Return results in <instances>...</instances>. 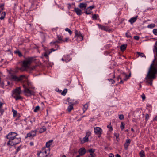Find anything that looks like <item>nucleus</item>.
Instances as JSON below:
<instances>
[{
	"instance_id": "obj_1",
	"label": "nucleus",
	"mask_w": 157,
	"mask_h": 157,
	"mask_svg": "<svg viewBox=\"0 0 157 157\" xmlns=\"http://www.w3.org/2000/svg\"><path fill=\"white\" fill-rule=\"evenodd\" d=\"M156 44V42L154 46V48L156 52L157 61L155 62V59L153 61L145 78L146 82L151 85H152L153 80L156 78V75L157 74V46Z\"/></svg>"
},
{
	"instance_id": "obj_2",
	"label": "nucleus",
	"mask_w": 157,
	"mask_h": 157,
	"mask_svg": "<svg viewBox=\"0 0 157 157\" xmlns=\"http://www.w3.org/2000/svg\"><path fill=\"white\" fill-rule=\"evenodd\" d=\"M33 60V57H29L26 59L25 60L23 61L22 67L20 68L21 71H23L29 68V65L32 63Z\"/></svg>"
},
{
	"instance_id": "obj_3",
	"label": "nucleus",
	"mask_w": 157,
	"mask_h": 157,
	"mask_svg": "<svg viewBox=\"0 0 157 157\" xmlns=\"http://www.w3.org/2000/svg\"><path fill=\"white\" fill-rule=\"evenodd\" d=\"M58 42V41H56L55 42H52L50 43V44L52 46L53 45H55V49L52 48L49 50L48 51H46L44 54V56L45 57L46 59H48L49 57L48 55L50 54L52 51H54L57 50L58 49V48L59 46L56 44V43Z\"/></svg>"
},
{
	"instance_id": "obj_4",
	"label": "nucleus",
	"mask_w": 157,
	"mask_h": 157,
	"mask_svg": "<svg viewBox=\"0 0 157 157\" xmlns=\"http://www.w3.org/2000/svg\"><path fill=\"white\" fill-rule=\"evenodd\" d=\"M11 140H8L7 143L8 146H13L19 144L21 141L20 138H17L16 137L13 139L10 138Z\"/></svg>"
},
{
	"instance_id": "obj_5",
	"label": "nucleus",
	"mask_w": 157,
	"mask_h": 157,
	"mask_svg": "<svg viewBox=\"0 0 157 157\" xmlns=\"http://www.w3.org/2000/svg\"><path fill=\"white\" fill-rule=\"evenodd\" d=\"M23 92L27 96H30L32 95H35V92L27 88H25L24 89Z\"/></svg>"
},
{
	"instance_id": "obj_6",
	"label": "nucleus",
	"mask_w": 157,
	"mask_h": 157,
	"mask_svg": "<svg viewBox=\"0 0 157 157\" xmlns=\"http://www.w3.org/2000/svg\"><path fill=\"white\" fill-rule=\"evenodd\" d=\"M122 75L123 76L125 77V78L124 79H122V77H121L120 75L118 76L117 78L118 81H119V79H121V80L119 82V84H120L123 83L124 82L126 81L128 78L127 77V75L124 72L123 73Z\"/></svg>"
},
{
	"instance_id": "obj_7",
	"label": "nucleus",
	"mask_w": 157,
	"mask_h": 157,
	"mask_svg": "<svg viewBox=\"0 0 157 157\" xmlns=\"http://www.w3.org/2000/svg\"><path fill=\"white\" fill-rule=\"evenodd\" d=\"M17 135L16 133L13 132H10L6 136V138L9 139V140H11V139H13L15 138Z\"/></svg>"
},
{
	"instance_id": "obj_8",
	"label": "nucleus",
	"mask_w": 157,
	"mask_h": 157,
	"mask_svg": "<svg viewBox=\"0 0 157 157\" xmlns=\"http://www.w3.org/2000/svg\"><path fill=\"white\" fill-rule=\"evenodd\" d=\"M49 151H43L40 152L37 154L38 157H46L49 153Z\"/></svg>"
},
{
	"instance_id": "obj_9",
	"label": "nucleus",
	"mask_w": 157,
	"mask_h": 157,
	"mask_svg": "<svg viewBox=\"0 0 157 157\" xmlns=\"http://www.w3.org/2000/svg\"><path fill=\"white\" fill-rule=\"evenodd\" d=\"M21 93V87H18L16 88L13 91L12 96H13V95H20Z\"/></svg>"
},
{
	"instance_id": "obj_10",
	"label": "nucleus",
	"mask_w": 157,
	"mask_h": 157,
	"mask_svg": "<svg viewBox=\"0 0 157 157\" xmlns=\"http://www.w3.org/2000/svg\"><path fill=\"white\" fill-rule=\"evenodd\" d=\"M91 135V132H87L85 136L83 138L82 140L81 141L82 143H84L86 142H87L88 141V137Z\"/></svg>"
},
{
	"instance_id": "obj_11",
	"label": "nucleus",
	"mask_w": 157,
	"mask_h": 157,
	"mask_svg": "<svg viewBox=\"0 0 157 157\" xmlns=\"http://www.w3.org/2000/svg\"><path fill=\"white\" fill-rule=\"evenodd\" d=\"M37 131L36 130L32 131L27 134V137H33L36 135Z\"/></svg>"
},
{
	"instance_id": "obj_12",
	"label": "nucleus",
	"mask_w": 157,
	"mask_h": 157,
	"mask_svg": "<svg viewBox=\"0 0 157 157\" xmlns=\"http://www.w3.org/2000/svg\"><path fill=\"white\" fill-rule=\"evenodd\" d=\"M94 131L95 134L96 135H101L102 132V130L99 127H96L94 128Z\"/></svg>"
},
{
	"instance_id": "obj_13",
	"label": "nucleus",
	"mask_w": 157,
	"mask_h": 157,
	"mask_svg": "<svg viewBox=\"0 0 157 157\" xmlns=\"http://www.w3.org/2000/svg\"><path fill=\"white\" fill-rule=\"evenodd\" d=\"M78 152L79 153L78 155L82 156L86 153V150L84 148H82L79 150Z\"/></svg>"
},
{
	"instance_id": "obj_14",
	"label": "nucleus",
	"mask_w": 157,
	"mask_h": 157,
	"mask_svg": "<svg viewBox=\"0 0 157 157\" xmlns=\"http://www.w3.org/2000/svg\"><path fill=\"white\" fill-rule=\"evenodd\" d=\"M74 11L78 15H80L82 14L81 10L78 8H75Z\"/></svg>"
},
{
	"instance_id": "obj_15",
	"label": "nucleus",
	"mask_w": 157,
	"mask_h": 157,
	"mask_svg": "<svg viewBox=\"0 0 157 157\" xmlns=\"http://www.w3.org/2000/svg\"><path fill=\"white\" fill-rule=\"evenodd\" d=\"M95 151V149H91L88 150L87 151L90 153V155L91 157H94L95 156V154L94 152Z\"/></svg>"
},
{
	"instance_id": "obj_16",
	"label": "nucleus",
	"mask_w": 157,
	"mask_h": 157,
	"mask_svg": "<svg viewBox=\"0 0 157 157\" xmlns=\"http://www.w3.org/2000/svg\"><path fill=\"white\" fill-rule=\"evenodd\" d=\"M75 36L77 37H81V41H82L83 39V37L82 35L77 30H75Z\"/></svg>"
},
{
	"instance_id": "obj_17",
	"label": "nucleus",
	"mask_w": 157,
	"mask_h": 157,
	"mask_svg": "<svg viewBox=\"0 0 157 157\" xmlns=\"http://www.w3.org/2000/svg\"><path fill=\"white\" fill-rule=\"evenodd\" d=\"M78 6L81 9H85L87 6V4L83 3H80Z\"/></svg>"
},
{
	"instance_id": "obj_18",
	"label": "nucleus",
	"mask_w": 157,
	"mask_h": 157,
	"mask_svg": "<svg viewBox=\"0 0 157 157\" xmlns=\"http://www.w3.org/2000/svg\"><path fill=\"white\" fill-rule=\"evenodd\" d=\"M130 139H127L126 140V142L124 145V147L126 150L127 149L128 147L130 144Z\"/></svg>"
},
{
	"instance_id": "obj_19",
	"label": "nucleus",
	"mask_w": 157,
	"mask_h": 157,
	"mask_svg": "<svg viewBox=\"0 0 157 157\" xmlns=\"http://www.w3.org/2000/svg\"><path fill=\"white\" fill-rule=\"evenodd\" d=\"M138 17V16H136L135 17L130 18L129 20V22L131 24H132L136 21Z\"/></svg>"
},
{
	"instance_id": "obj_20",
	"label": "nucleus",
	"mask_w": 157,
	"mask_h": 157,
	"mask_svg": "<svg viewBox=\"0 0 157 157\" xmlns=\"http://www.w3.org/2000/svg\"><path fill=\"white\" fill-rule=\"evenodd\" d=\"M11 78L12 80L16 81H18V77L14 75H12L11 76Z\"/></svg>"
},
{
	"instance_id": "obj_21",
	"label": "nucleus",
	"mask_w": 157,
	"mask_h": 157,
	"mask_svg": "<svg viewBox=\"0 0 157 157\" xmlns=\"http://www.w3.org/2000/svg\"><path fill=\"white\" fill-rule=\"evenodd\" d=\"M53 141V140H50L46 143V146L47 148H48L52 144Z\"/></svg>"
},
{
	"instance_id": "obj_22",
	"label": "nucleus",
	"mask_w": 157,
	"mask_h": 157,
	"mask_svg": "<svg viewBox=\"0 0 157 157\" xmlns=\"http://www.w3.org/2000/svg\"><path fill=\"white\" fill-rule=\"evenodd\" d=\"M6 14V13L5 12H3L2 13L1 12V16L0 17V19L1 20H3L5 17Z\"/></svg>"
},
{
	"instance_id": "obj_23",
	"label": "nucleus",
	"mask_w": 157,
	"mask_h": 157,
	"mask_svg": "<svg viewBox=\"0 0 157 157\" xmlns=\"http://www.w3.org/2000/svg\"><path fill=\"white\" fill-rule=\"evenodd\" d=\"M127 46V44H123L120 46V49L122 51H124L125 50Z\"/></svg>"
},
{
	"instance_id": "obj_24",
	"label": "nucleus",
	"mask_w": 157,
	"mask_h": 157,
	"mask_svg": "<svg viewBox=\"0 0 157 157\" xmlns=\"http://www.w3.org/2000/svg\"><path fill=\"white\" fill-rule=\"evenodd\" d=\"M46 130V128L44 126H43L39 130V132L40 133H43Z\"/></svg>"
},
{
	"instance_id": "obj_25",
	"label": "nucleus",
	"mask_w": 157,
	"mask_h": 157,
	"mask_svg": "<svg viewBox=\"0 0 157 157\" xmlns=\"http://www.w3.org/2000/svg\"><path fill=\"white\" fill-rule=\"evenodd\" d=\"M13 97L16 100L21 99L22 98L20 96V95H13Z\"/></svg>"
},
{
	"instance_id": "obj_26",
	"label": "nucleus",
	"mask_w": 157,
	"mask_h": 157,
	"mask_svg": "<svg viewBox=\"0 0 157 157\" xmlns=\"http://www.w3.org/2000/svg\"><path fill=\"white\" fill-rule=\"evenodd\" d=\"M91 10H90V9L87 8L86 10L85 13L87 14H91L92 13V12H91Z\"/></svg>"
},
{
	"instance_id": "obj_27",
	"label": "nucleus",
	"mask_w": 157,
	"mask_h": 157,
	"mask_svg": "<svg viewBox=\"0 0 157 157\" xmlns=\"http://www.w3.org/2000/svg\"><path fill=\"white\" fill-rule=\"evenodd\" d=\"M73 105H71L69 106L67 108V111L68 112H71L72 110L73 109Z\"/></svg>"
},
{
	"instance_id": "obj_28",
	"label": "nucleus",
	"mask_w": 157,
	"mask_h": 157,
	"mask_svg": "<svg viewBox=\"0 0 157 157\" xmlns=\"http://www.w3.org/2000/svg\"><path fill=\"white\" fill-rule=\"evenodd\" d=\"M139 155L140 157H144L145 156L144 151L142 150L139 153Z\"/></svg>"
},
{
	"instance_id": "obj_29",
	"label": "nucleus",
	"mask_w": 157,
	"mask_h": 157,
	"mask_svg": "<svg viewBox=\"0 0 157 157\" xmlns=\"http://www.w3.org/2000/svg\"><path fill=\"white\" fill-rule=\"evenodd\" d=\"M88 105L87 103L86 104L83 106V110L84 112L86 111L88 108Z\"/></svg>"
},
{
	"instance_id": "obj_30",
	"label": "nucleus",
	"mask_w": 157,
	"mask_h": 157,
	"mask_svg": "<svg viewBox=\"0 0 157 157\" xmlns=\"http://www.w3.org/2000/svg\"><path fill=\"white\" fill-rule=\"evenodd\" d=\"M137 53L139 56H140L141 57L146 58V56L143 53H141L140 52H137Z\"/></svg>"
},
{
	"instance_id": "obj_31",
	"label": "nucleus",
	"mask_w": 157,
	"mask_h": 157,
	"mask_svg": "<svg viewBox=\"0 0 157 157\" xmlns=\"http://www.w3.org/2000/svg\"><path fill=\"white\" fill-rule=\"evenodd\" d=\"M99 17L98 14H94L93 15L92 18L93 20H96Z\"/></svg>"
},
{
	"instance_id": "obj_32",
	"label": "nucleus",
	"mask_w": 157,
	"mask_h": 157,
	"mask_svg": "<svg viewBox=\"0 0 157 157\" xmlns=\"http://www.w3.org/2000/svg\"><path fill=\"white\" fill-rule=\"evenodd\" d=\"M99 27L101 29L104 30H106L107 28L104 26H101L100 25L98 24Z\"/></svg>"
},
{
	"instance_id": "obj_33",
	"label": "nucleus",
	"mask_w": 157,
	"mask_h": 157,
	"mask_svg": "<svg viewBox=\"0 0 157 157\" xmlns=\"http://www.w3.org/2000/svg\"><path fill=\"white\" fill-rule=\"evenodd\" d=\"M67 101L71 105H73L74 104L73 101L71 99H70V98L67 99Z\"/></svg>"
},
{
	"instance_id": "obj_34",
	"label": "nucleus",
	"mask_w": 157,
	"mask_h": 157,
	"mask_svg": "<svg viewBox=\"0 0 157 157\" xmlns=\"http://www.w3.org/2000/svg\"><path fill=\"white\" fill-rule=\"evenodd\" d=\"M19 79L18 81H21L24 78H26L25 76L24 75H21L19 77H18Z\"/></svg>"
},
{
	"instance_id": "obj_35",
	"label": "nucleus",
	"mask_w": 157,
	"mask_h": 157,
	"mask_svg": "<svg viewBox=\"0 0 157 157\" xmlns=\"http://www.w3.org/2000/svg\"><path fill=\"white\" fill-rule=\"evenodd\" d=\"M12 111L13 113V117H16L17 116V111L14 110L13 109H12Z\"/></svg>"
},
{
	"instance_id": "obj_36",
	"label": "nucleus",
	"mask_w": 157,
	"mask_h": 157,
	"mask_svg": "<svg viewBox=\"0 0 157 157\" xmlns=\"http://www.w3.org/2000/svg\"><path fill=\"white\" fill-rule=\"evenodd\" d=\"M67 89H65L63 90L61 94L63 95H65L67 93Z\"/></svg>"
},
{
	"instance_id": "obj_37",
	"label": "nucleus",
	"mask_w": 157,
	"mask_h": 157,
	"mask_svg": "<svg viewBox=\"0 0 157 157\" xmlns=\"http://www.w3.org/2000/svg\"><path fill=\"white\" fill-rule=\"evenodd\" d=\"M155 26V25L154 24H151L147 26V27L149 28H153Z\"/></svg>"
},
{
	"instance_id": "obj_38",
	"label": "nucleus",
	"mask_w": 157,
	"mask_h": 157,
	"mask_svg": "<svg viewBox=\"0 0 157 157\" xmlns=\"http://www.w3.org/2000/svg\"><path fill=\"white\" fill-rule=\"evenodd\" d=\"M65 30L66 31H68L70 35H71V34L72 33V31H71L70 29H69L68 28H66L65 29Z\"/></svg>"
},
{
	"instance_id": "obj_39",
	"label": "nucleus",
	"mask_w": 157,
	"mask_h": 157,
	"mask_svg": "<svg viewBox=\"0 0 157 157\" xmlns=\"http://www.w3.org/2000/svg\"><path fill=\"white\" fill-rule=\"evenodd\" d=\"M40 109V107L39 106H36L34 109V112H36L38 111L39 109Z\"/></svg>"
},
{
	"instance_id": "obj_40",
	"label": "nucleus",
	"mask_w": 157,
	"mask_h": 157,
	"mask_svg": "<svg viewBox=\"0 0 157 157\" xmlns=\"http://www.w3.org/2000/svg\"><path fill=\"white\" fill-rule=\"evenodd\" d=\"M120 128L121 130H123L124 128V125L122 122H121V123Z\"/></svg>"
},
{
	"instance_id": "obj_41",
	"label": "nucleus",
	"mask_w": 157,
	"mask_h": 157,
	"mask_svg": "<svg viewBox=\"0 0 157 157\" xmlns=\"http://www.w3.org/2000/svg\"><path fill=\"white\" fill-rule=\"evenodd\" d=\"M153 33L155 35H157V29H154L153 30Z\"/></svg>"
},
{
	"instance_id": "obj_42",
	"label": "nucleus",
	"mask_w": 157,
	"mask_h": 157,
	"mask_svg": "<svg viewBox=\"0 0 157 157\" xmlns=\"http://www.w3.org/2000/svg\"><path fill=\"white\" fill-rule=\"evenodd\" d=\"M124 118V115L122 114L119 115V118L120 120H122Z\"/></svg>"
},
{
	"instance_id": "obj_43",
	"label": "nucleus",
	"mask_w": 157,
	"mask_h": 157,
	"mask_svg": "<svg viewBox=\"0 0 157 157\" xmlns=\"http://www.w3.org/2000/svg\"><path fill=\"white\" fill-rule=\"evenodd\" d=\"M128 33H129V32H127L126 33L125 35L126 37H127V38H131V36L129 34H128Z\"/></svg>"
},
{
	"instance_id": "obj_44",
	"label": "nucleus",
	"mask_w": 157,
	"mask_h": 157,
	"mask_svg": "<svg viewBox=\"0 0 157 157\" xmlns=\"http://www.w3.org/2000/svg\"><path fill=\"white\" fill-rule=\"evenodd\" d=\"M15 53H17L20 57H21L22 56V54L19 51H16L15 52Z\"/></svg>"
},
{
	"instance_id": "obj_45",
	"label": "nucleus",
	"mask_w": 157,
	"mask_h": 157,
	"mask_svg": "<svg viewBox=\"0 0 157 157\" xmlns=\"http://www.w3.org/2000/svg\"><path fill=\"white\" fill-rule=\"evenodd\" d=\"M107 127L110 129V131H112L113 130V128L111 125V124H109V125L107 126Z\"/></svg>"
},
{
	"instance_id": "obj_46",
	"label": "nucleus",
	"mask_w": 157,
	"mask_h": 157,
	"mask_svg": "<svg viewBox=\"0 0 157 157\" xmlns=\"http://www.w3.org/2000/svg\"><path fill=\"white\" fill-rule=\"evenodd\" d=\"M108 80L112 84L114 83L115 82V81L112 78H109L108 79Z\"/></svg>"
},
{
	"instance_id": "obj_47",
	"label": "nucleus",
	"mask_w": 157,
	"mask_h": 157,
	"mask_svg": "<svg viewBox=\"0 0 157 157\" xmlns=\"http://www.w3.org/2000/svg\"><path fill=\"white\" fill-rule=\"evenodd\" d=\"M57 37L58 38V39L59 40H62V37L60 35H57Z\"/></svg>"
},
{
	"instance_id": "obj_48",
	"label": "nucleus",
	"mask_w": 157,
	"mask_h": 157,
	"mask_svg": "<svg viewBox=\"0 0 157 157\" xmlns=\"http://www.w3.org/2000/svg\"><path fill=\"white\" fill-rule=\"evenodd\" d=\"M21 147V145H20L17 147V148L16 150V153H17L20 150Z\"/></svg>"
},
{
	"instance_id": "obj_49",
	"label": "nucleus",
	"mask_w": 157,
	"mask_h": 157,
	"mask_svg": "<svg viewBox=\"0 0 157 157\" xmlns=\"http://www.w3.org/2000/svg\"><path fill=\"white\" fill-rule=\"evenodd\" d=\"M95 7V6H94V5H92L91 6L88 7L87 8L90 9V10H92V9L94 8Z\"/></svg>"
},
{
	"instance_id": "obj_50",
	"label": "nucleus",
	"mask_w": 157,
	"mask_h": 157,
	"mask_svg": "<svg viewBox=\"0 0 157 157\" xmlns=\"http://www.w3.org/2000/svg\"><path fill=\"white\" fill-rule=\"evenodd\" d=\"M0 7L1 8V9L0 10V12L1 13V12L3 10L4 7L2 5H1L0 6Z\"/></svg>"
},
{
	"instance_id": "obj_51",
	"label": "nucleus",
	"mask_w": 157,
	"mask_h": 157,
	"mask_svg": "<svg viewBox=\"0 0 157 157\" xmlns=\"http://www.w3.org/2000/svg\"><path fill=\"white\" fill-rule=\"evenodd\" d=\"M134 38L136 40H138L139 39V37L138 36H135L134 37Z\"/></svg>"
},
{
	"instance_id": "obj_52",
	"label": "nucleus",
	"mask_w": 157,
	"mask_h": 157,
	"mask_svg": "<svg viewBox=\"0 0 157 157\" xmlns=\"http://www.w3.org/2000/svg\"><path fill=\"white\" fill-rule=\"evenodd\" d=\"M149 117V116L148 114H146V116H145V119L147 120L148 119Z\"/></svg>"
},
{
	"instance_id": "obj_53",
	"label": "nucleus",
	"mask_w": 157,
	"mask_h": 157,
	"mask_svg": "<svg viewBox=\"0 0 157 157\" xmlns=\"http://www.w3.org/2000/svg\"><path fill=\"white\" fill-rule=\"evenodd\" d=\"M142 98L143 100H144L145 99V96L144 94H143L142 95H141Z\"/></svg>"
},
{
	"instance_id": "obj_54",
	"label": "nucleus",
	"mask_w": 157,
	"mask_h": 157,
	"mask_svg": "<svg viewBox=\"0 0 157 157\" xmlns=\"http://www.w3.org/2000/svg\"><path fill=\"white\" fill-rule=\"evenodd\" d=\"M109 157H114V156L113 154L110 153L109 154Z\"/></svg>"
},
{
	"instance_id": "obj_55",
	"label": "nucleus",
	"mask_w": 157,
	"mask_h": 157,
	"mask_svg": "<svg viewBox=\"0 0 157 157\" xmlns=\"http://www.w3.org/2000/svg\"><path fill=\"white\" fill-rule=\"evenodd\" d=\"M35 121V119L34 118H33L32 119V120L31 121H30V122L32 123L33 122H34Z\"/></svg>"
},
{
	"instance_id": "obj_56",
	"label": "nucleus",
	"mask_w": 157,
	"mask_h": 157,
	"mask_svg": "<svg viewBox=\"0 0 157 157\" xmlns=\"http://www.w3.org/2000/svg\"><path fill=\"white\" fill-rule=\"evenodd\" d=\"M68 40H69V38H65V40L63 41V42H65V41L67 42Z\"/></svg>"
},
{
	"instance_id": "obj_57",
	"label": "nucleus",
	"mask_w": 157,
	"mask_h": 157,
	"mask_svg": "<svg viewBox=\"0 0 157 157\" xmlns=\"http://www.w3.org/2000/svg\"><path fill=\"white\" fill-rule=\"evenodd\" d=\"M3 104V103L1 102L0 103V109L2 107Z\"/></svg>"
},
{
	"instance_id": "obj_58",
	"label": "nucleus",
	"mask_w": 157,
	"mask_h": 157,
	"mask_svg": "<svg viewBox=\"0 0 157 157\" xmlns=\"http://www.w3.org/2000/svg\"><path fill=\"white\" fill-rule=\"evenodd\" d=\"M115 156L116 157H121V156L118 154L116 155Z\"/></svg>"
},
{
	"instance_id": "obj_59",
	"label": "nucleus",
	"mask_w": 157,
	"mask_h": 157,
	"mask_svg": "<svg viewBox=\"0 0 157 157\" xmlns=\"http://www.w3.org/2000/svg\"><path fill=\"white\" fill-rule=\"evenodd\" d=\"M36 66H34L33 67H32V70H34V69H35V68H36Z\"/></svg>"
},
{
	"instance_id": "obj_60",
	"label": "nucleus",
	"mask_w": 157,
	"mask_h": 157,
	"mask_svg": "<svg viewBox=\"0 0 157 157\" xmlns=\"http://www.w3.org/2000/svg\"><path fill=\"white\" fill-rule=\"evenodd\" d=\"M115 136H116V138H118L119 137V135L117 134H115Z\"/></svg>"
},
{
	"instance_id": "obj_61",
	"label": "nucleus",
	"mask_w": 157,
	"mask_h": 157,
	"mask_svg": "<svg viewBox=\"0 0 157 157\" xmlns=\"http://www.w3.org/2000/svg\"><path fill=\"white\" fill-rule=\"evenodd\" d=\"M154 121H156L157 120V116H156L154 119L153 120Z\"/></svg>"
},
{
	"instance_id": "obj_62",
	"label": "nucleus",
	"mask_w": 157,
	"mask_h": 157,
	"mask_svg": "<svg viewBox=\"0 0 157 157\" xmlns=\"http://www.w3.org/2000/svg\"><path fill=\"white\" fill-rule=\"evenodd\" d=\"M30 145L31 146L33 145V143L32 142H31L30 143Z\"/></svg>"
},
{
	"instance_id": "obj_63",
	"label": "nucleus",
	"mask_w": 157,
	"mask_h": 157,
	"mask_svg": "<svg viewBox=\"0 0 157 157\" xmlns=\"http://www.w3.org/2000/svg\"><path fill=\"white\" fill-rule=\"evenodd\" d=\"M4 86V84L3 83V82H2V87H3Z\"/></svg>"
},
{
	"instance_id": "obj_64",
	"label": "nucleus",
	"mask_w": 157,
	"mask_h": 157,
	"mask_svg": "<svg viewBox=\"0 0 157 157\" xmlns=\"http://www.w3.org/2000/svg\"><path fill=\"white\" fill-rule=\"evenodd\" d=\"M23 87L24 88V89H25V88H27L26 87V86L25 85H23Z\"/></svg>"
}]
</instances>
